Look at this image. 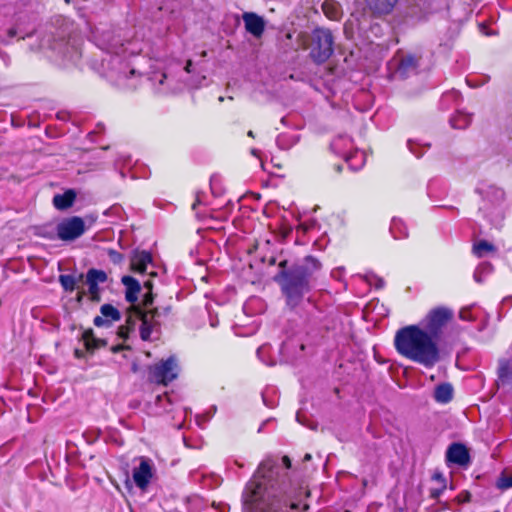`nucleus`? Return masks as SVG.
<instances>
[{
	"label": "nucleus",
	"instance_id": "obj_1",
	"mask_svg": "<svg viewBox=\"0 0 512 512\" xmlns=\"http://www.w3.org/2000/svg\"><path fill=\"white\" fill-rule=\"evenodd\" d=\"M291 467L288 456H283L281 463L273 457L265 458L243 492L244 512H288V509H296L298 503L285 482Z\"/></svg>",
	"mask_w": 512,
	"mask_h": 512
},
{
	"label": "nucleus",
	"instance_id": "obj_2",
	"mask_svg": "<svg viewBox=\"0 0 512 512\" xmlns=\"http://www.w3.org/2000/svg\"><path fill=\"white\" fill-rule=\"evenodd\" d=\"M394 346L403 357L432 368L440 361L438 342L418 325L399 329L394 338Z\"/></svg>",
	"mask_w": 512,
	"mask_h": 512
},
{
	"label": "nucleus",
	"instance_id": "obj_3",
	"mask_svg": "<svg viewBox=\"0 0 512 512\" xmlns=\"http://www.w3.org/2000/svg\"><path fill=\"white\" fill-rule=\"evenodd\" d=\"M321 268L320 262L312 256H307L304 262L294 265L281 273L282 290L288 306L297 307L305 293L310 290V280L313 274Z\"/></svg>",
	"mask_w": 512,
	"mask_h": 512
},
{
	"label": "nucleus",
	"instance_id": "obj_4",
	"mask_svg": "<svg viewBox=\"0 0 512 512\" xmlns=\"http://www.w3.org/2000/svg\"><path fill=\"white\" fill-rule=\"evenodd\" d=\"M136 317L140 319V337L143 341L152 340V335L156 334L155 339L159 337L161 329V319L168 317L172 312L170 305L155 307L148 311H142L135 308Z\"/></svg>",
	"mask_w": 512,
	"mask_h": 512
},
{
	"label": "nucleus",
	"instance_id": "obj_5",
	"mask_svg": "<svg viewBox=\"0 0 512 512\" xmlns=\"http://www.w3.org/2000/svg\"><path fill=\"white\" fill-rule=\"evenodd\" d=\"M333 35L330 30L317 28L312 33L310 57L318 64L327 61L333 54Z\"/></svg>",
	"mask_w": 512,
	"mask_h": 512
},
{
	"label": "nucleus",
	"instance_id": "obj_6",
	"mask_svg": "<svg viewBox=\"0 0 512 512\" xmlns=\"http://www.w3.org/2000/svg\"><path fill=\"white\" fill-rule=\"evenodd\" d=\"M453 311L447 307H437L429 311L422 327L439 343L442 329L453 318Z\"/></svg>",
	"mask_w": 512,
	"mask_h": 512
},
{
	"label": "nucleus",
	"instance_id": "obj_7",
	"mask_svg": "<svg viewBox=\"0 0 512 512\" xmlns=\"http://www.w3.org/2000/svg\"><path fill=\"white\" fill-rule=\"evenodd\" d=\"M178 365L175 357L171 356L154 366L149 367L148 380L152 383L167 385L176 379Z\"/></svg>",
	"mask_w": 512,
	"mask_h": 512
},
{
	"label": "nucleus",
	"instance_id": "obj_8",
	"mask_svg": "<svg viewBox=\"0 0 512 512\" xmlns=\"http://www.w3.org/2000/svg\"><path fill=\"white\" fill-rule=\"evenodd\" d=\"M59 239L72 241L85 232V223L82 218L73 216L61 221L56 228Z\"/></svg>",
	"mask_w": 512,
	"mask_h": 512
},
{
	"label": "nucleus",
	"instance_id": "obj_9",
	"mask_svg": "<svg viewBox=\"0 0 512 512\" xmlns=\"http://www.w3.org/2000/svg\"><path fill=\"white\" fill-rule=\"evenodd\" d=\"M446 460L462 467H467L471 461L468 449L461 443H453L449 446Z\"/></svg>",
	"mask_w": 512,
	"mask_h": 512
},
{
	"label": "nucleus",
	"instance_id": "obj_10",
	"mask_svg": "<svg viewBox=\"0 0 512 512\" xmlns=\"http://www.w3.org/2000/svg\"><path fill=\"white\" fill-rule=\"evenodd\" d=\"M100 313L101 315L96 316L93 320L97 327H108L121 318L119 310L111 304H103L100 307Z\"/></svg>",
	"mask_w": 512,
	"mask_h": 512
},
{
	"label": "nucleus",
	"instance_id": "obj_11",
	"mask_svg": "<svg viewBox=\"0 0 512 512\" xmlns=\"http://www.w3.org/2000/svg\"><path fill=\"white\" fill-rule=\"evenodd\" d=\"M153 476L152 466L147 459H142L140 465L133 471V480L140 489H145Z\"/></svg>",
	"mask_w": 512,
	"mask_h": 512
},
{
	"label": "nucleus",
	"instance_id": "obj_12",
	"mask_svg": "<svg viewBox=\"0 0 512 512\" xmlns=\"http://www.w3.org/2000/svg\"><path fill=\"white\" fill-rule=\"evenodd\" d=\"M366 8L374 17H382L390 14L398 0H365Z\"/></svg>",
	"mask_w": 512,
	"mask_h": 512
},
{
	"label": "nucleus",
	"instance_id": "obj_13",
	"mask_svg": "<svg viewBox=\"0 0 512 512\" xmlns=\"http://www.w3.org/2000/svg\"><path fill=\"white\" fill-rule=\"evenodd\" d=\"M242 18L247 32L256 38L262 36L265 30V21L261 16L253 12H245Z\"/></svg>",
	"mask_w": 512,
	"mask_h": 512
},
{
	"label": "nucleus",
	"instance_id": "obj_14",
	"mask_svg": "<svg viewBox=\"0 0 512 512\" xmlns=\"http://www.w3.org/2000/svg\"><path fill=\"white\" fill-rule=\"evenodd\" d=\"M152 263V256L147 251H134L131 256V270L137 273H144L147 265Z\"/></svg>",
	"mask_w": 512,
	"mask_h": 512
},
{
	"label": "nucleus",
	"instance_id": "obj_15",
	"mask_svg": "<svg viewBox=\"0 0 512 512\" xmlns=\"http://www.w3.org/2000/svg\"><path fill=\"white\" fill-rule=\"evenodd\" d=\"M122 284L126 287L125 298L126 301L134 304L138 300V295L141 290L139 282L132 276H123L121 279Z\"/></svg>",
	"mask_w": 512,
	"mask_h": 512
},
{
	"label": "nucleus",
	"instance_id": "obj_16",
	"mask_svg": "<svg viewBox=\"0 0 512 512\" xmlns=\"http://www.w3.org/2000/svg\"><path fill=\"white\" fill-rule=\"evenodd\" d=\"M454 389L450 383H441L434 389V399L441 404H447L453 399Z\"/></svg>",
	"mask_w": 512,
	"mask_h": 512
},
{
	"label": "nucleus",
	"instance_id": "obj_17",
	"mask_svg": "<svg viewBox=\"0 0 512 512\" xmlns=\"http://www.w3.org/2000/svg\"><path fill=\"white\" fill-rule=\"evenodd\" d=\"M75 199H76L75 191L72 189H69V190L65 191L63 194H56L53 197V205L58 210H66L73 205Z\"/></svg>",
	"mask_w": 512,
	"mask_h": 512
},
{
	"label": "nucleus",
	"instance_id": "obj_18",
	"mask_svg": "<svg viewBox=\"0 0 512 512\" xmlns=\"http://www.w3.org/2000/svg\"><path fill=\"white\" fill-rule=\"evenodd\" d=\"M418 67V60L412 56L408 55L401 59L398 66V73L402 76L408 75L410 72L416 71Z\"/></svg>",
	"mask_w": 512,
	"mask_h": 512
},
{
	"label": "nucleus",
	"instance_id": "obj_19",
	"mask_svg": "<svg viewBox=\"0 0 512 512\" xmlns=\"http://www.w3.org/2000/svg\"><path fill=\"white\" fill-rule=\"evenodd\" d=\"M83 340L85 342V347L89 351H93L97 348L103 347L106 345V341L102 339H98L94 336L93 330L89 329L84 331Z\"/></svg>",
	"mask_w": 512,
	"mask_h": 512
},
{
	"label": "nucleus",
	"instance_id": "obj_20",
	"mask_svg": "<svg viewBox=\"0 0 512 512\" xmlns=\"http://www.w3.org/2000/svg\"><path fill=\"white\" fill-rule=\"evenodd\" d=\"M498 378L502 384L512 386V366L508 360L500 361L498 368Z\"/></svg>",
	"mask_w": 512,
	"mask_h": 512
},
{
	"label": "nucleus",
	"instance_id": "obj_21",
	"mask_svg": "<svg viewBox=\"0 0 512 512\" xmlns=\"http://www.w3.org/2000/svg\"><path fill=\"white\" fill-rule=\"evenodd\" d=\"M390 232L395 239H401L408 236L407 227L399 218H393L390 226Z\"/></svg>",
	"mask_w": 512,
	"mask_h": 512
},
{
	"label": "nucleus",
	"instance_id": "obj_22",
	"mask_svg": "<svg viewBox=\"0 0 512 512\" xmlns=\"http://www.w3.org/2000/svg\"><path fill=\"white\" fill-rule=\"evenodd\" d=\"M471 123V115L458 112L452 119L451 124L456 129H465Z\"/></svg>",
	"mask_w": 512,
	"mask_h": 512
},
{
	"label": "nucleus",
	"instance_id": "obj_23",
	"mask_svg": "<svg viewBox=\"0 0 512 512\" xmlns=\"http://www.w3.org/2000/svg\"><path fill=\"white\" fill-rule=\"evenodd\" d=\"M85 282H95L97 284L104 283L107 281V274L103 270L91 268L87 271Z\"/></svg>",
	"mask_w": 512,
	"mask_h": 512
},
{
	"label": "nucleus",
	"instance_id": "obj_24",
	"mask_svg": "<svg viewBox=\"0 0 512 512\" xmlns=\"http://www.w3.org/2000/svg\"><path fill=\"white\" fill-rule=\"evenodd\" d=\"M322 9H323L325 15L329 19H331V20L339 19L341 12H340V9H339V5L337 3L325 1L322 4Z\"/></svg>",
	"mask_w": 512,
	"mask_h": 512
},
{
	"label": "nucleus",
	"instance_id": "obj_25",
	"mask_svg": "<svg viewBox=\"0 0 512 512\" xmlns=\"http://www.w3.org/2000/svg\"><path fill=\"white\" fill-rule=\"evenodd\" d=\"M495 250V246L486 240H481L473 246V252L478 257H483L485 253L494 252Z\"/></svg>",
	"mask_w": 512,
	"mask_h": 512
},
{
	"label": "nucleus",
	"instance_id": "obj_26",
	"mask_svg": "<svg viewBox=\"0 0 512 512\" xmlns=\"http://www.w3.org/2000/svg\"><path fill=\"white\" fill-rule=\"evenodd\" d=\"M59 282L65 291L72 292L78 281L74 276L66 274L59 276Z\"/></svg>",
	"mask_w": 512,
	"mask_h": 512
},
{
	"label": "nucleus",
	"instance_id": "obj_27",
	"mask_svg": "<svg viewBox=\"0 0 512 512\" xmlns=\"http://www.w3.org/2000/svg\"><path fill=\"white\" fill-rule=\"evenodd\" d=\"M136 324V319H132V317H129L126 321V325L120 326L118 328V336L122 339H127L129 336V333L134 329Z\"/></svg>",
	"mask_w": 512,
	"mask_h": 512
},
{
	"label": "nucleus",
	"instance_id": "obj_28",
	"mask_svg": "<svg viewBox=\"0 0 512 512\" xmlns=\"http://www.w3.org/2000/svg\"><path fill=\"white\" fill-rule=\"evenodd\" d=\"M88 285V292L90 295V300L93 302H99L100 301V289L98 287V284L95 282H86Z\"/></svg>",
	"mask_w": 512,
	"mask_h": 512
},
{
	"label": "nucleus",
	"instance_id": "obj_29",
	"mask_svg": "<svg viewBox=\"0 0 512 512\" xmlns=\"http://www.w3.org/2000/svg\"><path fill=\"white\" fill-rule=\"evenodd\" d=\"M496 486L500 490H506L512 488V474L511 475H501L496 483Z\"/></svg>",
	"mask_w": 512,
	"mask_h": 512
},
{
	"label": "nucleus",
	"instance_id": "obj_30",
	"mask_svg": "<svg viewBox=\"0 0 512 512\" xmlns=\"http://www.w3.org/2000/svg\"><path fill=\"white\" fill-rule=\"evenodd\" d=\"M108 255L114 264H120L124 259L123 255L115 250H109Z\"/></svg>",
	"mask_w": 512,
	"mask_h": 512
},
{
	"label": "nucleus",
	"instance_id": "obj_31",
	"mask_svg": "<svg viewBox=\"0 0 512 512\" xmlns=\"http://www.w3.org/2000/svg\"><path fill=\"white\" fill-rule=\"evenodd\" d=\"M153 294L152 292H147L146 294L143 295V299H142V305L147 308L149 306H151L153 304Z\"/></svg>",
	"mask_w": 512,
	"mask_h": 512
},
{
	"label": "nucleus",
	"instance_id": "obj_32",
	"mask_svg": "<svg viewBox=\"0 0 512 512\" xmlns=\"http://www.w3.org/2000/svg\"><path fill=\"white\" fill-rule=\"evenodd\" d=\"M445 488H446V484H443V485H441L440 488L431 489L430 497L432 499H438L440 497V495L442 494V492L445 490Z\"/></svg>",
	"mask_w": 512,
	"mask_h": 512
},
{
	"label": "nucleus",
	"instance_id": "obj_33",
	"mask_svg": "<svg viewBox=\"0 0 512 512\" xmlns=\"http://www.w3.org/2000/svg\"><path fill=\"white\" fill-rule=\"evenodd\" d=\"M490 189L492 191L493 196L495 197V199L497 201H501L503 199L504 192L501 189L495 188V187H491Z\"/></svg>",
	"mask_w": 512,
	"mask_h": 512
},
{
	"label": "nucleus",
	"instance_id": "obj_34",
	"mask_svg": "<svg viewBox=\"0 0 512 512\" xmlns=\"http://www.w3.org/2000/svg\"><path fill=\"white\" fill-rule=\"evenodd\" d=\"M470 499H471V494L467 491H465L464 493H462L461 495L458 496L459 502H469Z\"/></svg>",
	"mask_w": 512,
	"mask_h": 512
},
{
	"label": "nucleus",
	"instance_id": "obj_35",
	"mask_svg": "<svg viewBox=\"0 0 512 512\" xmlns=\"http://www.w3.org/2000/svg\"><path fill=\"white\" fill-rule=\"evenodd\" d=\"M128 348H129V347H128V346H126V345L119 344V345H114V346H112V347H111V351H112L113 353H118V352H120V351H122V350H125V349H128Z\"/></svg>",
	"mask_w": 512,
	"mask_h": 512
},
{
	"label": "nucleus",
	"instance_id": "obj_36",
	"mask_svg": "<svg viewBox=\"0 0 512 512\" xmlns=\"http://www.w3.org/2000/svg\"><path fill=\"white\" fill-rule=\"evenodd\" d=\"M433 479H435V480L439 481V482L441 483V485L445 484V478H444V477H443V475H442V474H440V473H435V474L433 475Z\"/></svg>",
	"mask_w": 512,
	"mask_h": 512
},
{
	"label": "nucleus",
	"instance_id": "obj_37",
	"mask_svg": "<svg viewBox=\"0 0 512 512\" xmlns=\"http://www.w3.org/2000/svg\"><path fill=\"white\" fill-rule=\"evenodd\" d=\"M143 287L147 289V292H152V282L150 280H147L144 282Z\"/></svg>",
	"mask_w": 512,
	"mask_h": 512
},
{
	"label": "nucleus",
	"instance_id": "obj_38",
	"mask_svg": "<svg viewBox=\"0 0 512 512\" xmlns=\"http://www.w3.org/2000/svg\"><path fill=\"white\" fill-rule=\"evenodd\" d=\"M191 67H192V61L188 60L187 63H186V66H185V71L190 73L191 72Z\"/></svg>",
	"mask_w": 512,
	"mask_h": 512
},
{
	"label": "nucleus",
	"instance_id": "obj_39",
	"mask_svg": "<svg viewBox=\"0 0 512 512\" xmlns=\"http://www.w3.org/2000/svg\"><path fill=\"white\" fill-rule=\"evenodd\" d=\"M460 318L463 319V320H468L467 314H465L464 311L460 312Z\"/></svg>",
	"mask_w": 512,
	"mask_h": 512
},
{
	"label": "nucleus",
	"instance_id": "obj_40",
	"mask_svg": "<svg viewBox=\"0 0 512 512\" xmlns=\"http://www.w3.org/2000/svg\"><path fill=\"white\" fill-rule=\"evenodd\" d=\"M311 458H312L311 454L307 453V454H305L303 461H309V460H311Z\"/></svg>",
	"mask_w": 512,
	"mask_h": 512
},
{
	"label": "nucleus",
	"instance_id": "obj_41",
	"mask_svg": "<svg viewBox=\"0 0 512 512\" xmlns=\"http://www.w3.org/2000/svg\"><path fill=\"white\" fill-rule=\"evenodd\" d=\"M83 295H84V292H83V291H82V292H79L78 297H77V300H78L79 302L82 300Z\"/></svg>",
	"mask_w": 512,
	"mask_h": 512
},
{
	"label": "nucleus",
	"instance_id": "obj_42",
	"mask_svg": "<svg viewBox=\"0 0 512 512\" xmlns=\"http://www.w3.org/2000/svg\"><path fill=\"white\" fill-rule=\"evenodd\" d=\"M247 135H248L249 137H251V138H254V137H255L254 132H253L252 130H249V131H248V133H247Z\"/></svg>",
	"mask_w": 512,
	"mask_h": 512
},
{
	"label": "nucleus",
	"instance_id": "obj_43",
	"mask_svg": "<svg viewBox=\"0 0 512 512\" xmlns=\"http://www.w3.org/2000/svg\"><path fill=\"white\" fill-rule=\"evenodd\" d=\"M353 157H354V156H350V157H347V158H346V161H347L350 165H352L351 161H352Z\"/></svg>",
	"mask_w": 512,
	"mask_h": 512
},
{
	"label": "nucleus",
	"instance_id": "obj_44",
	"mask_svg": "<svg viewBox=\"0 0 512 512\" xmlns=\"http://www.w3.org/2000/svg\"><path fill=\"white\" fill-rule=\"evenodd\" d=\"M135 73H136L135 69H131V70H130V74H131V75H135Z\"/></svg>",
	"mask_w": 512,
	"mask_h": 512
},
{
	"label": "nucleus",
	"instance_id": "obj_45",
	"mask_svg": "<svg viewBox=\"0 0 512 512\" xmlns=\"http://www.w3.org/2000/svg\"><path fill=\"white\" fill-rule=\"evenodd\" d=\"M218 100H219V102H223V101H224V97L220 96V97L218 98Z\"/></svg>",
	"mask_w": 512,
	"mask_h": 512
},
{
	"label": "nucleus",
	"instance_id": "obj_46",
	"mask_svg": "<svg viewBox=\"0 0 512 512\" xmlns=\"http://www.w3.org/2000/svg\"><path fill=\"white\" fill-rule=\"evenodd\" d=\"M111 51L114 52V53H117V50H114L113 47H111Z\"/></svg>",
	"mask_w": 512,
	"mask_h": 512
},
{
	"label": "nucleus",
	"instance_id": "obj_47",
	"mask_svg": "<svg viewBox=\"0 0 512 512\" xmlns=\"http://www.w3.org/2000/svg\"><path fill=\"white\" fill-rule=\"evenodd\" d=\"M83 279V274H80L79 275V280H82Z\"/></svg>",
	"mask_w": 512,
	"mask_h": 512
},
{
	"label": "nucleus",
	"instance_id": "obj_48",
	"mask_svg": "<svg viewBox=\"0 0 512 512\" xmlns=\"http://www.w3.org/2000/svg\"><path fill=\"white\" fill-rule=\"evenodd\" d=\"M494 512H500V511L497 510V511H494Z\"/></svg>",
	"mask_w": 512,
	"mask_h": 512
}]
</instances>
